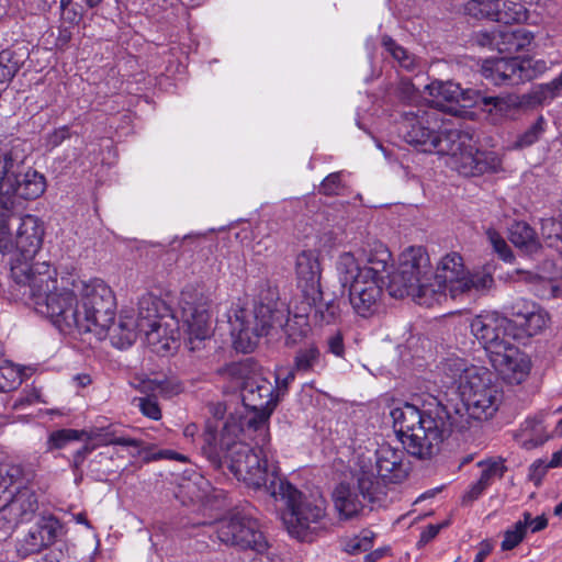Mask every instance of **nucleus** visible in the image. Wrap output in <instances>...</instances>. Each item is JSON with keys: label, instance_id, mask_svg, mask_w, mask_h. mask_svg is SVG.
<instances>
[{"label": "nucleus", "instance_id": "1", "mask_svg": "<svg viewBox=\"0 0 562 562\" xmlns=\"http://www.w3.org/2000/svg\"><path fill=\"white\" fill-rule=\"evenodd\" d=\"M453 398L437 401L435 408L420 409L404 403L391 411L393 427L406 451L422 460L430 459L453 430L463 431L470 420L492 418L501 404L498 387L485 368L470 370V380L460 385Z\"/></svg>", "mask_w": 562, "mask_h": 562}, {"label": "nucleus", "instance_id": "2", "mask_svg": "<svg viewBox=\"0 0 562 562\" xmlns=\"http://www.w3.org/2000/svg\"><path fill=\"white\" fill-rule=\"evenodd\" d=\"M247 418L249 415L231 414L220 426L217 422H206L201 451L216 468H221L225 459L238 481L251 488H258L278 465L269 448L262 446L254 449L239 441L246 426L255 429L247 423Z\"/></svg>", "mask_w": 562, "mask_h": 562}, {"label": "nucleus", "instance_id": "3", "mask_svg": "<svg viewBox=\"0 0 562 562\" xmlns=\"http://www.w3.org/2000/svg\"><path fill=\"white\" fill-rule=\"evenodd\" d=\"M10 270L27 306L47 317L60 333L78 334L81 303L74 285L67 288L64 280L59 284L56 271L46 262L35 267L19 262Z\"/></svg>", "mask_w": 562, "mask_h": 562}, {"label": "nucleus", "instance_id": "4", "mask_svg": "<svg viewBox=\"0 0 562 562\" xmlns=\"http://www.w3.org/2000/svg\"><path fill=\"white\" fill-rule=\"evenodd\" d=\"M256 491H263L285 502L282 520L288 533L303 542H312L327 527L326 504L322 498L303 495L279 474V467L265 479Z\"/></svg>", "mask_w": 562, "mask_h": 562}, {"label": "nucleus", "instance_id": "5", "mask_svg": "<svg viewBox=\"0 0 562 562\" xmlns=\"http://www.w3.org/2000/svg\"><path fill=\"white\" fill-rule=\"evenodd\" d=\"M46 188L43 175L31 168L11 150L0 149V249L11 246L8 221L16 216V200H35Z\"/></svg>", "mask_w": 562, "mask_h": 562}, {"label": "nucleus", "instance_id": "6", "mask_svg": "<svg viewBox=\"0 0 562 562\" xmlns=\"http://www.w3.org/2000/svg\"><path fill=\"white\" fill-rule=\"evenodd\" d=\"M286 317L285 310L279 307L278 288L263 284L252 308H238L229 317L235 349L244 353L252 351L260 337L276 326L285 331Z\"/></svg>", "mask_w": 562, "mask_h": 562}, {"label": "nucleus", "instance_id": "7", "mask_svg": "<svg viewBox=\"0 0 562 562\" xmlns=\"http://www.w3.org/2000/svg\"><path fill=\"white\" fill-rule=\"evenodd\" d=\"M494 284L493 276L485 271L469 272L465 269L463 258L458 252L445 255L437 263L429 284L428 300L430 304L438 302L447 294L458 300L464 295L481 293L491 289Z\"/></svg>", "mask_w": 562, "mask_h": 562}, {"label": "nucleus", "instance_id": "8", "mask_svg": "<svg viewBox=\"0 0 562 562\" xmlns=\"http://www.w3.org/2000/svg\"><path fill=\"white\" fill-rule=\"evenodd\" d=\"M336 270L341 286L348 289L353 312L362 318L375 315L381 306L384 280L371 277L370 271H360L358 259L351 251L338 256Z\"/></svg>", "mask_w": 562, "mask_h": 562}, {"label": "nucleus", "instance_id": "9", "mask_svg": "<svg viewBox=\"0 0 562 562\" xmlns=\"http://www.w3.org/2000/svg\"><path fill=\"white\" fill-rule=\"evenodd\" d=\"M432 280V267L426 249L409 246L402 251L398 267L390 276L389 293L393 297L413 296L419 304L430 305L429 284Z\"/></svg>", "mask_w": 562, "mask_h": 562}, {"label": "nucleus", "instance_id": "10", "mask_svg": "<svg viewBox=\"0 0 562 562\" xmlns=\"http://www.w3.org/2000/svg\"><path fill=\"white\" fill-rule=\"evenodd\" d=\"M80 295L78 334H93L98 339L106 337L110 324L115 317L116 300L112 289L102 280L88 283L72 281Z\"/></svg>", "mask_w": 562, "mask_h": 562}, {"label": "nucleus", "instance_id": "11", "mask_svg": "<svg viewBox=\"0 0 562 562\" xmlns=\"http://www.w3.org/2000/svg\"><path fill=\"white\" fill-rule=\"evenodd\" d=\"M447 142L440 149L441 155L448 156V166L464 177L497 172L502 167V159L495 151L480 150L464 131L449 130Z\"/></svg>", "mask_w": 562, "mask_h": 562}, {"label": "nucleus", "instance_id": "12", "mask_svg": "<svg viewBox=\"0 0 562 562\" xmlns=\"http://www.w3.org/2000/svg\"><path fill=\"white\" fill-rule=\"evenodd\" d=\"M440 120L432 110L425 108H409L403 111L400 122V134L406 143L424 153H436L445 143H448V131L438 132Z\"/></svg>", "mask_w": 562, "mask_h": 562}, {"label": "nucleus", "instance_id": "13", "mask_svg": "<svg viewBox=\"0 0 562 562\" xmlns=\"http://www.w3.org/2000/svg\"><path fill=\"white\" fill-rule=\"evenodd\" d=\"M215 532L223 544L239 551L263 554L270 547L258 520L244 512H235L220 519Z\"/></svg>", "mask_w": 562, "mask_h": 562}, {"label": "nucleus", "instance_id": "14", "mask_svg": "<svg viewBox=\"0 0 562 562\" xmlns=\"http://www.w3.org/2000/svg\"><path fill=\"white\" fill-rule=\"evenodd\" d=\"M312 310V318L319 326L334 324L340 315L339 304L335 299L324 301L322 296L314 303L303 299L301 303L291 304L286 311L285 334L293 342L308 333V317Z\"/></svg>", "mask_w": 562, "mask_h": 562}, {"label": "nucleus", "instance_id": "15", "mask_svg": "<svg viewBox=\"0 0 562 562\" xmlns=\"http://www.w3.org/2000/svg\"><path fill=\"white\" fill-rule=\"evenodd\" d=\"M180 304L186 345L191 351L200 350L213 334L210 303L202 296L198 299L183 292Z\"/></svg>", "mask_w": 562, "mask_h": 562}, {"label": "nucleus", "instance_id": "16", "mask_svg": "<svg viewBox=\"0 0 562 562\" xmlns=\"http://www.w3.org/2000/svg\"><path fill=\"white\" fill-rule=\"evenodd\" d=\"M241 401L249 409L247 423L258 430L265 427L277 406L278 397L274 395L273 384L268 379L260 374H252L243 383Z\"/></svg>", "mask_w": 562, "mask_h": 562}, {"label": "nucleus", "instance_id": "17", "mask_svg": "<svg viewBox=\"0 0 562 562\" xmlns=\"http://www.w3.org/2000/svg\"><path fill=\"white\" fill-rule=\"evenodd\" d=\"M472 335L479 340L487 352L490 359L515 340L512 334V322L496 312L476 315L470 323Z\"/></svg>", "mask_w": 562, "mask_h": 562}, {"label": "nucleus", "instance_id": "18", "mask_svg": "<svg viewBox=\"0 0 562 562\" xmlns=\"http://www.w3.org/2000/svg\"><path fill=\"white\" fill-rule=\"evenodd\" d=\"M430 103L435 109L452 115H461L465 109L477 103L480 91L462 89L452 81H432L426 86Z\"/></svg>", "mask_w": 562, "mask_h": 562}, {"label": "nucleus", "instance_id": "19", "mask_svg": "<svg viewBox=\"0 0 562 562\" xmlns=\"http://www.w3.org/2000/svg\"><path fill=\"white\" fill-rule=\"evenodd\" d=\"M11 217L8 223L12 220ZM20 224L16 229L15 238L13 239L11 231H9L11 246L8 249H0L1 252H11L15 249L19 254L14 259L11 260V267L19 262H27L30 266L35 267L40 265L31 263L33 257L41 249L44 231L38 221L34 215H24L19 217ZM8 229L10 226L8 225Z\"/></svg>", "mask_w": 562, "mask_h": 562}, {"label": "nucleus", "instance_id": "20", "mask_svg": "<svg viewBox=\"0 0 562 562\" xmlns=\"http://www.w3.org/2000/svg\"><path fill=\"white\" fill-rule=\"evenodd\" d=\"M295 272L302 299L310 300L312 303L321 299L322 266L319 255L314 250L301 251L296 257Z\"/></svg>", "mask_w": 562, "mask_h": 562}, {"label": "nucleus", "instance_id": "21", "mask_svg": "<svg viewBox=\"0 0 562 562\" xmlns=\"http://www.w3.org/2000/svg\"><path fill=\"white\" fill-rule=\"evenodd\" d=\"M137 389L144 396L135 397L133 403L144 416L153 420H159L161 418V409L157 402V395L170 397L181 391L179 383L156 379L142 380Z\"/></svg>", "mask_w": 562, "mask_h": 562}, {"label": "nucleus", "instance_id": "22", "mask_svg": "<svg viewBox=\"0 0 562 562\" xmlns=\"http://www.w3.org/2000/svg\"><path fill=\"white\" fill-rule=\"evenodd\" d=\"M26 484H21L22 486L18 487L14 493H11L2 512L0 519L8 525V528H15L20 524L31 521L38 510L37 495Z\"/></svg>", "mask_w": 562, "mask_h": 562}, {"label": "nucleus", "instance_id": "23", "mask_svg": "<svg viewBox=\"0 0 562 562\" xmlns=\"http://www.w3.org/2000/svg\"><path fill=\"white\" fill-rule=\"evenodd\" d=\"M60 528L54 516H42L18 542V553L21 557L37 554L52 546Z\"/></svg>", "mask_w": 562, "mask_h": 562}, {"label": "nucleus", "instance_id": "24", "mask_svg": "<svg viewBox=\"0 0 562 562\" xmlns=\"http://www.w3.org/2000/svg\"><path fill=\"white\" fill-rule=\"evenodd\" d=\"M533 36L524 29L502 27L491 32H480L476 35V43L480 46L496 49L499 53H518L529 46Z\"/></svg>", "mask_w": 562, "mask_h": 562}, {"label": "nucleus", "instance_id": "25", "mask_svg": "<svg viewBox=\"0 0 562 562\" xmlns=\"http://www.w3.org/2000/svg\"><path fill=\"white\" fill-rule=\"evenodd\" d=\"M490 360L509 384H520L530 374L531 361L529 357L521 352L514 342L506 347L505 351L492 356Z\"/></svg>", "mask_w": 562, "mask_h": 562}, {"label": "nucleus", "instance_id": "26", "mask_svg": "<svg viewBox=\"0 0 562 562\" xmlns=\"http://www.w3.org/2000/svg\"><path fill=\"white\" fill-rule=\"evenodd\" d=\"M520 58H491L482 64V76L495 86H516L521 83Z\"/></svg>", "mask_w": 562, "mask_h": 562}, {"label": "nucleus", "instance_id": "27", "mask_svg": "<svg viewBox=\"0 0 562 562\" xmlns=\"http://www.w3.org/2000/svg\"><path fill=\"white\" fill-rule=\"evenodd\" d=\"M376 471L389 483H400L408 475L409 468L404 463V451L383 445L376 450Z\"/></svg>", "mask_w": 562, "mask_h": 562}, {"label": "nucleus", "instance_id": "28", "mask_svg": "<svg viewBox=\"0 0 562 562\" xmlns=\"http://www.w3.org/2000/svg\"><path fill=\"white\" fill-rule=\"evenodd\" d=\"M361 255L367 265L361 267L360 271H370L371 277L384 280L385 274L390 277L389 269L393 266L392 254L389 248L379 240L368 243L361 248Z\"/></svg>", "mask_w": 562, "mask_h": 562}, {"label": "nucleus", "instance_id": "29", "mask_svg": "<svg viewBox=\"0 0 562 562\" xmlns=\"http://www.w3.org/2000/svg\"><path fill=\"white\" fill-rule=\"evenodd\" d=\"M139 333L135 313L133 310H122L119 321L114 319L109 326L106 337L110 338L112 345L117 349H125L131 347Z\"/></svg>", "mask_w": 562, "mask_h": 562}, {"label": "nucleus", "instance_id": "30", "mask_svg": "<svg viewBox=\"0 0 562 562\" xmlns=\"http://www.w3.org/2000/svg\"><path fill=\"white\" fill-rule=\"evenodd\" d=\"M333 501L339 516L345 519L358 517L367 503L353 485L346 483H340L335 488Z\"/></svg>", "mask_w": 562, "mask_h": 562}, {"label": "nucleus", "instance_id": "31", "mask_svg": "<svg viewBox=\"0 0 562 562\" xmlns=\"http://www.w3.org/2000/svg\"><path fill=\"white\" fill-rule=\"evenodd\" d=\"M35 479V472L22 464H0V516L4 510L12 493L10 486L13 484L31 483Z\"/></svg>", "mask_w": 562, "mask_h": 562}, {"label": "nucleus", "instance_id": "32", "mask_svg": "<svg viewBox=\"0 0 562 562\" xmlns=\"http://www.w3.org/2000/svg\"><path fill=\"white\" fill-rule=\"evenodd\" d=\"M146 342L155 352H168L172 348V344L177 339V324L171 316H168L155 326L148 327L142 331Z\"/></svg>", "mask_w": 562, "mask_h": 562}, {"label": "nucleus", "instance_id": "33", "mask_svg": "<svg viewBox=\"0 0 562 562\" xmlns=\"http://www.w3.org/2000/svg\"><path fill=\"white\" fill-rule=\"evenodd\" d=\"M168 316H170L168 308L160 299L150 294L140 297L137 315L135 316L139 333L155 326L156 323L161 322V319Z\"/></svg>", "mask_w": 562, "mask_h": 562}, {"label": "nucleus", "instance_id": "34", "mask_svg": "<svg viewBox=\"0 0 562 562\" xmlns=\"http://www.w3.org/2000/svg\"><path fill=\"white\" fill-rule=\"evenodd\" d=\"M473 368H477L476 366H468L467 361L459 357H449L445 359L440 366L438 367L440 373L442 374L441 382L449 385H457L460 391V385L465 380H470V370Z\"/></svg>", "mask_w": 562, "mask_h": 562}, {"label": "nucleus", "instance_id": "35", "mask_svg": "<svg viewBox=\"0 0 562 562\" xmlns=\"http://www.w3.org/2000/svg\"><path fill=\"white\" fill-rule=\"evenodd\" d=\"M386 480L371 471H361L357 477V484L353 485L367 503H375L385 496Z\"/></svg>", "mask_w": 562, "mask_h": 562}, {"label": "nucleus", "instance_id": "36", "mask_svg": "<svg viewBox=\"0 0 562 562\" xmlns=\"http://www.w3.org/2000/svg\"><path fill=\"white\" fill-rule=\"evenodd\" d=\"M83 440L95 445V448L100 446L119 445L139 449L142 446V441L137 439L116 436L110 427H94L89 431L86 430Z\"/></svg>", "mask_w": 562, "mask_h": 562}, {"label": "nucleus", "instance_id": "37", "mask_svg": "<svg viewBox=\"0 0 562 562\" xmlns=\"http://www.w3.org/2000/svg\"><path fill=\"white\" fill-rule=\"evenodd\" d=\"M509 239L527 255H532L541 248L536 232L526 222H515L510 226Z\"/></svg>", "mask_w": 562, "mask_h": 562}, {"label": "nucleus", "instance_id": "38", "mask_svg": "<svg viewBox=\"0 0 562 562\" xmlns=\"http://www.w3.org/2000/svg\"><path fill=\"white\" fill-rule=\"evenodd\" d=\"M323 355L317 346L308 345L300 348L294 357V371L297 373H311L317 369H324Z\"/></svg>", "mask_w": 562, "mask_h": 562}, {"label": "nucleus", "instance_id": "39", "mask_svg": "<svg viewBox=\"0 0 562 562\" xmlns=\"http://www.w3.org/2000/svg\"><path fill=\"white\" fill-rule=\"evenodd\" d=\"M525 437L522 446L527 449L544 443L551 436L546 431L543 415L527 418L521 427Z\"/></svg>", "mask_w": 562, "mask_h": 562}, {"label": "nucleus", "instance_id": "40", "mask_svg": "<svg viewBox=\"0 0 562 562\" xmlns=\"http://www.w3.org/2000/svg\"><path fill=\"white\" fill-rule=\"evenodd\" d=\"M24 63L23 55L11 50L3 49L0 52V83L10 82Z\"/></svg>", "mask_w": 562, "mask_h": 562}, {"label": "nucleus", "instance_id": "41", "mask_svg": "<svg viewBox=\"0 0 562 562\" xmlns=\"http://www.w3.org/2000/svg\"><path fill=\"white\" fill-rule=\"evenodd\" d=\"M503 10L497 9L496 22L503 24L521 23L527 20V10L520 2L513 0H499Z\"/></svg>", "mask_w": 562, "mask_h": 562}, {"label": "nucleus", "instance_id": "42", "mask_svg": "<svg viewBox=\"0 0 562 562\" xmlns=\"http://www.w3.org/2000/svg\"><path fill=\"white\" fill-rule=\"evenodd\" d=\"M559 97H562V72L550 82L538 86L530 93V99L537 104L549 103Z\"/></svg>", "mask_w": 562, "mask_h": 562}, {"label": "nucleus", "instance_id": "43", "mask_svg": "<svg viewBox=\"0 0 562 562\" xmlns=\"http://www.w3.org/2000/svg\"><path fill=\"white\" fill-rule=\"evenodd\" d=\"M548 322V314L537 305L535 311H531L528 316L522 318L518 326L527 336L531 337L540 334L547 327Z\"/></svg>", "mask_w": 562, "mask_h": 562}, {"label": "nucleus", "instance_id": "44", "mask_svg": "<svg viewBox=\"0 0 562 562\" xmlns=\"http://www.w3.org/2000/svg\"><path fill=\"white\" fill-rule=\"evenodd\" d=\"M22 382L19 367L7 360H0V392L15 390Z\"/></svg>", "mask_w": 562, "mask_h": 562}, {"label": "nucleus", "instance_id": "45", "mask_svg": "<svg viewBox=\"0 0 562 562\" xmlns=\"http://www.w3.org/2000/svg\"><path fill=\"white\" fill-rule=\"evenodd\" d=\"M547 127V122L540 115L524 133L517 136L513 148L522 149L537 143L543 135Z\"/></svg>", "mask_w": 562, "mask_h": 562}, {"label": "nucleus", "instance_id": "46", "mask_svg": "<svg viewBox=\"0 0 562 562\" xmlns=\"http://www.w3.org/2000/svg\"><path fill=\"white\" fill-rule=\"evenodd\" d=\"M501 5L499 0H470L465 4V12L474 18L496 21V12Z\"/></svg>", "mask_w": 562, "mask_h": 562}, {"label": "nucleus", "instance_id": "47", "mask_svg": "<svg viewBox=\"0 0 562 562\" xmlns=\"http://www.w3.org/2000/svg\"><path fill=\"white\" fill-rule=\"evenodd\" d=\"M86 430L59 429L50 432L46 446L47 451L65 448L70 441L83 440Z\"/></svg>", "mask_w": 562, "mask_h": 562}, {"label": "nucleus", "instance_id": "48", "mask_svg": "<svg viewBox=\"0 0 562 562\" xmlns=\"http://www.w3.org/2000/svg\"><path fill=\"white\" fill-rule=\"evenodd\" d=\"M382 45L392 55V57L397 60L401 67L407 70H413L415 68V57L404 47L397 45L392 37L384 35L382 37Z\"/></svg>", "mask_w": 562, "mask_h": 562}, {"label": "nucleus", "instance_id": "49", "mask_svg": "<svg viewBox=\"0 0 562 562\" xmlns=\"http://www.w3.org/2000/svg\"><path fill=\"white\" fill-rule=\"evenodd\" d=\"M527 103H535L530 99V93L525 95L507 94L499 97L498 100V119L509 117L516 110L524 106Z\"/></svg>", "mask_w": 562, "mask_h": 562}, {"label": "nucleus", "instance_id": "50", "mask_svg": "<svg viewBox=\"0 0 562 562\" xmlns=\"http://www.w3.org/2000/svg\"><path fill=\"white\" fill-rule=\"evenodd\" d=\"M520 66L521 83L532 80L548 69L544 60L533 58H520Z\"/></svg>", "mask_w": 562, "mask_h": 562}, {"label": "nucleus", "instance_id": "51", "mask_svg": "<svg viewBox=\"0 0 562 562\" xmlns=\"http://www.w3.org/2000/svg\"><path fill=\"white\" fill-rule=\"evenodd\" d=\"M527 531L520 520L515 522L513 527L508 528L504 532V539L502 541V550L509 551L515 549L526 537Z\"/></svg>", "mask_w": 562, "mask_h": 562}, {"label": "nucleus", "instance_id": "52", "mask_svg": "<svg viewBox=\"0 0 562 562\" xmlns=\"http://www.w3.org/2000/svg\"><path fill=\"white\" fill-rule=\"evenodd\" d=\"M537 305L533 302L525 299H517L505 305V310L509 315L515 318V324L518 326L520 321L528 316L531 311H535Z\"/></svg>", "mask_w": 562, "mask_h": 562}, {"label": "nucleus", "instance_id": "53", "mask_svg": "<svg viewBox=\"0 0 562 562\" xmlns=\"http://www.w3.org/2000/svg\"><path fill=\"white\" fill-rule=\"evenodd\" d=\"M482 469L479 481L481 485L485 487L490 486L495 479H501L505 472V465L503 462L493 461L488 463H480Z\"/></svg>", "mask_w": 562, "mask_h": 562}, {"label": "nucleus", "instance_id": "54", "mask_svg": "<svg viewBox=\"0 0 562 562\" xmlns=\"http://www.w3.org/2000/svg\"><path fill=\"white\" fill-rule=\"evenodd\" d=\"M486 235L494 251L499 256V258L506 262H512L514 255L505 239L494 229H487Z\"/></svg>", "mask_w": 562, "mask_h": 562}, {"label": "nucleus", "instance_id": "55", "mask_svg": "<svg viewBox=\"0 0 562 562\" xmlns=\"http://www.w3.org/2000/svg\"><path fill=\"white\" fill-rule=\"evenodd\" d=\"M372 538L373 533L371 531L364 530L360 536H356L349 539L345 546V550L350 554L366 552L372 547Z\"/></svg>", "mask_w": 562, "mask_h": 562}, {"label": "nucleus", "instance_id": "56", "mask_svg": "<svg viewBox=\"0 0 562 562\" xmlns=\"http://www.w3.org/2000/svg\"><path fill=\"white\" fill-rule=\"evenodd\" d=\"M341 173L333 172L328 175L319 186V193L328 196L338 195L342 190Z\"/></svg>", "mask_w": 562, "mask_h": 562}, {"label": "nucleus", "instance_id": "57", "mask_svg": "<svg viewBox=\"0 0 562 562\" xmlns=\"http://www.w3.org/2000/svg\"><path fill=\"white\" fill-rule=\"evenodd\" d=\"M498 100H499V97H486V95H482L480 93V97H477V103L474 106H479L494 122H499Z\"/></svg>", "mask_w": 562, "mask_h": 562}, {"label": "nucleus", "instance_id": "58", "mask_svg": "<svg viewBox=\"0 0 562 562\" xmlns=\"http://www.w3.org/2000/svg\"><path fill=\"white\" fill-rule=\"evenodd\" d=\"M71 133L68 126L64 125L58 128H55L53 132L48 133L45 137L46 146L49 148H56L64 140L70 138Z\"/></svg>", "mask_w": 562, "mask_h": 562}, {"label": "nucleus", "instance_id": "59", "mask_svg": "<svg viewBox=\"0 0 562 562\" xmlns=\"http://www.w3.org/2000/svg\"><path fill=\"white\" fill-rule=\"evenodd\" d=\"M520 521L526 531L529 528L531 532L541 531L548 526V519L544 515L533 518L529 512H525L522 514V519H520Z\"/></svg>", "mask_w": 562, "mask_h": 562}, {"label": "nucleus", "instance_id": "60", "mask_svg": "<svg viewBox=\"0 0 562 562\" xmlns=\"http://www.w3.org/2000/svg\"><path fill=\"white\" fill-rule=\"evenodd\" d=\"M327 350L336 357L342 358L345 355L344 336L336 331L327 338Z\"/></svg>", "mask_w": 562, "mask_h": 562}, {"label": "nucleus", "instance_id": "61", "mask_svg": "<svg viewBox=\"0 0 562 562\" xmlns=\"http://www.w3.org/2000/svg\"><path fill=\"white\" fill-rule=\"evenodd\" d=\"M94 449H95V445H92V443L86 441V443L79 450H77L74 453V456H72V463H71V468H72L74 473H78L79 472V469H81V465H82L85 459Z\"/></svg>", "mask_w": 562, "mask_h": 562}, {"label": "nucleus", "instance_id": "62", "mask_svg": "<svg viewBox=\"0 0 562 562\" xmlns=\"http://www.w3.org/2000/svg\"><path fill=\"white\" fill-rule=\"evenodd\" d=\"M549 469L550 468L547 465L544 460L535 461L529 469L530 481H532L536 485H539Z\"/></svg>", "mask_w": 562, "mask_h": 562}, {"label": "nucleus", "instance_id": "63", "mask_svg": "<svg viewBox=\"0 0 562 562\" xmlns=\"http://www.w3.org/2000/svg\"><path fill=\"white\" fill-rule=\"evenodd\" d=\"M112 457L109 456L108 453L105 452H100L99 454H97L94 457V459H92L89 463V467H90V471L91 473L94 474V477L99 481H102L108 474H109V471H101L98 467H95L97 464H101L103 462V460H111Z\"/></svg>", "mask_w": 562, "mask_h": 562}, {"label": "nucleus", "instance_id": "64", "mask_svg": "<svg viewBox=\"0 0 562 562\" xmlns=\"http://www.w3.org/2000/svg\"><path fill=\"white\" fill-rule=\"evenodd\" d=\"M485 490L486 487L484 485H481V482L477 480L470 486V488L463 495V503L473 502L477 499Z\"/></svg>", "mask_w": 562, "mask_h": 562}]
</instances>
